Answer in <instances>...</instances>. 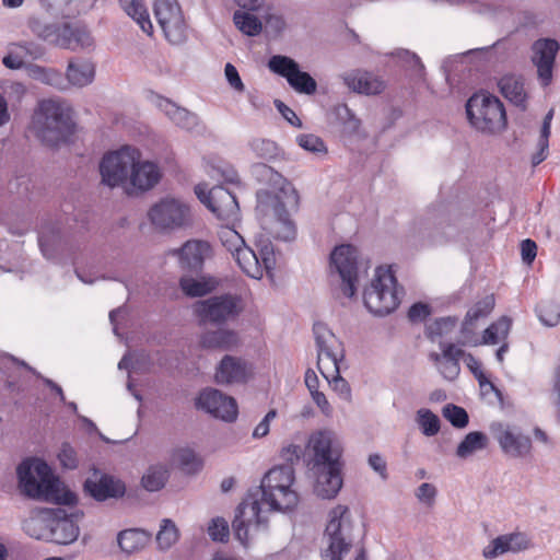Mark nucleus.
Returning <instances> with one entry per match:
<instances>
[{"instance_id": "nucleus-1", "label": "nucleus", "mask_w": 560, "mask_h": 560, "mask_svg": "<svg viewBox=\"0 0 560 560\" xmlns=\"http://www.w3.org/2000/svg\"><path fill=\"white\" fill-rule=\"evenodd\" d=\"M293 482L291 465L276 466L265 474L258 487L247 492L232 522L235 538L241 544H247L250 528H267L269 513L289 511L298 505L299 495L291 489Z\"/></svg>"}, {"instance_id": "nucleus-2", "label": "nucleus", "mask_w": 560, "mask_h": 560, "mask_svg": "<svg viewBox=\"0 0 560 560\" xmlns=\"http://www.w3.org/2000/svg\"><path fill=\"white\" fill-rule=\"evenodd\" d=\"M253 174L261 184L270 187L257 194L261 207L271 210L275 218L272 235L281 241H292L296 236V228L290 219L289 209L296 210L300 197L293 185L280 173L265 163L253 166Z\"/></svg>"}, {"instance_id": "nucleus-3", "label": "nucleus", "mask_w": 560, "mask_h": 560, "mask_svg": "<svg viewBox=\"0 0 560 560\" xmlns=\"http://www.w3.org/2000/svg\"><path fill=\"white\" fill-rule=\"evenodd\" d=\"M21 491L34 499L54 501L58 504L74 505L77 495L70 490L60 489L61 483L50 467L40 459L23 460L16 469Z\"/></svg>"}, {"instance_id": "nucleus-4", "label": "nucleus", "mask_w": 560, "mask_h": 560, "mask_svg": "<svg viewBox=\"0 0 560 560\" xmlns=\"http://www.w3.org/2000/svg\"><path fill=\"white\" fill-rule=\"evenodd\" d=\"M318 351L317 366L322 375L330 383L332 389L346 401L351 400L349 383L339 375V363L345 357L341 341L323 323L313 326Z\"/></svg>"}, {"instance_id": "nucleus-5", "label": "nucleus", "mask_w": 560, "mask_h": 560, "mask_svg": "<svg viewBox=\"0 0 560 560\" xmlns=\"http://www.w3.org/2000/svg\"><path fill=\"white\" fill-rule=\"evenodd\" d=\"M34 125L38 138L51 147L66 141L74 131L70 108L55 100L39 102Z\"/></svg>"}, {"instance_id": "nucleus-6", "label": "nucleus", "mask_w": 560, "mask_h": 560, "mask_svg": "<svg viewBox=\"0 0 560 560\" xmlns=\"http://www.w3.org/2000/svg\"><path fill=\"white\" fill-rule=\"evenodd\" d=\"M402 289L398 288L397 279L390 267H378L374 278L363 292L365 307L375 316H386L400 304Z\"/></svg>"}, {"instance_id": "nucleus-7", "label": "nucleus", "mask_w": 560, "mask_h": 560, "mask_svg": "<svg viewBox=\"0 0 560 560\" xmlns=\"http://www.w3.org/2000/svg\"><path fill=\"white\" fill-rule=\"evenodd\" d=\"M466 114L470 125L478 131L495 135L506 127V113L503 103L494 95L475 93L466 103Z\"/></svg>"}, {"instance_id": "nucleus-8", "label": "nucleus", "mask_w": 560, "mask_h": 560, "mask_svg": "<svg viewBox=\"0 0 560 560\" xmlns=\"http://www.w3.org/2000/svg\"><path fill=\"white\" fill-rule=\"evenodd\" d=\"M235 243V248L229 247L240 268L250 278L260 279L264 271L270 272L276 266L273 245L269 240L256 243L257 249L247 246L242 236L235 231L228 232Z\"/></svg>"}, {"instance_id": "nucleus-9", "label": "nucleus", "mask_w": 560, "mask_h": 560, "mask_svg": "<svg viewBox=\"0 0 560 560\" xmlns=\"http://www.w3.org/2000/svg\"><path fill=\"white\" fill-rule=\"evenodd\" d=\"M353 524L347 505L338 504L328 513L325 537L328 546L324 551V560H341L352 545Z\"/></svg>"}, {"instance_id": "nucleus-10", "label": "nucleus", "mask_w": 560, "mask_h": 560, "mask_svg": "<svg viewBox=\"0 0 560 560\" xmlns=\"http://www.w3.org/2000/svg\"><path fill=\"white\" fill-rule=\"evenodd\" d=\"M140 158V151L130 145L105 154L100 163L102 183L110 188L125 184L129 179L133 162Z\"/></svg>"}, {"instance_id": "nucleus-11", "label": "nucleus", "mask_w": 560, "mask_h": 560, "mask_svg": "<svg viewBox=\"0 0 560 560\" xmlns=\"http://www.w3.org/2000/svg\"><path fill=\"white\" fill-rule=\"evenodd\" d=\"M241 311L240 299L232 294L210 296L198 301L194 306L200 324L221 325L234 320Z\"/></svg>"}, {"instance_id": "nucleus-12", "label": "nucleus", "mask_w": 560, "mask_h": 560, "mask_svg": "<svg viewBox=\"0 0 560 560\" xmlns=\"http://www.w3.org/2000/svg\"><path fill=\"white\" fill-rule=\"evenodd\" d=\"M331 277L338 276L340 290L347 298L354 296L358 283V250L346 244L335 247L330 254Z\"/></svg>"}, {"instance_id": "nucleus-13", "label": "nucleus", "mask_w": 560, "mask_h": 560, "mask_svg": "<svg viewBox=\"0 0 560 560\" xmlns=\"http://www.w3.org/2000/svg\"><path fill=\"white\" fill-rule=\"evenodd\" d=\"M148 217L152 225L161 231L178 230L191 223L190 208L174 198H164L153 205Z\"/></svg>"}, {"instance_id": "nucleus-14", "label": "nucleus", "mask_w": 560, "mask_h": 560, "mask_svg": "<svg viewBox=\"0 0 560 560\" xmlns=\"http://www.w3.org/2000/svg\"><path fill=\"white\" fill-rule=\"evenodd\" d=\"M195 192L198 199L219 219L234 222L238 219L240 207L235 195L222 185L207 190L206 185H197Z\"/></svg>"}, {"instance_id": "nucleus-15", "label": "nucleus", "mask_w": 560, "mask_h": 560, "mask_svg": "<svg viewBox=\"0 0 560 560\" xmlns=\"http://www.w3.org/2000/svg\"><path fill=\"white\" fill-rule=\"evenodd\" d=\"M154 14L167 42L182 44L187 38V24L177 0H155Z\"/></svg>"}, {"instance_id": "nucleus-16", "label": "nucleus", "mask_w": 560, "mask_h": 560, "mask_svg": "<svg viewBox=\"0 0 560 560\" xmlns=\"http://www.w3.org/2000/svg\"><path fill=\"white\" fill-rule=\"evenodd\" d=\"M490 430L504 455L511 458H526L532 454V439L518 425L493 422Z\"/></svg>"}, {"instance_id": "nucleus-17", "label": "nucleus", "mask_w": 560, "mask_h": 560, "mask_svg": "<svg viewBox=\"0 0 560 560\" xmlns=\"http://www.w3.org/2000/svg\"><path fill=\"white\" fill-rule=\"evenodd\" d=\"M269 69L287 79L289 85L301 94L312 95L317 83L307 72L301 71L298 62L290 57L275 55L268 61Z\"/></svg>"}, {"instance_id": "nucleus-18", "label": "nucleus", "mask_w": 560, "mask_h": 560, "mask_svg": "<svg viewBox=\"0 0 560 560\" xmlns=\"http://www.w3.org/2000/svg\"><path fill=\"white\" fill-rule=\"evenodd\" d=\"M310 443L314 452L313 468L342 466V447L331 432H317L312 435Z\"/></svg>"}, {"instance_id": "nucleus-19", "label": "nucleus", "mask_w": 560, "mask_h": 560, "mask_svg": "<svg viewBox=\"0 0 560 560\" xmlns=\"http://www.w3.org/2000/svg\"><path fill=\"white\" fill-rule=\"evenodd\" d=\"M196 405L199 409L226 422L234 421L238 412L235 399L214 388L202 390L197 398Z\"/></svg>"}, {"instance_id": "nucleus-20", "label": "nucleus", "mask_w": 560, "mask_h": 560, "mask_svg": "<svg viewBox=\"0 0 560 560\" xmlns=\"http://www.w3.org/2000/svg\"><path fill=\"white\" fill-rule=\"evenodd\" d=\"M49 518L48 539L55 544L68 545L73 542L79 536V526L73 517L75 514L68 515L62 508L45 510Z\"/></svg>"}, {"instance_id": "nucleus-21", "label": "nucleus", "mask_w": 560, "mask_h": 560, "mask_svg": "<svg viewBox=\"0 0 560 560\" xmlns=\"http://www.w3.org/2000/svg\"><path fill=\"white\" fill-rule=\"evenodd\" d=\"M559 51V44L555 39H538L533 45V63L537 68L538 79L544 86L551 83L552 70L556 56Z\"/></svg>"}, {"instance_id": "nucleus-22", "label": "nucleus", "mask_w": 560, "mask_h": 560, "mask_svg": "<svg viewBox=\"0 0 560 560\" xmlns=\"http://www.w3.org/2000/svg\"><path fill=\"white\" fill-rule=\"evenodd\" d=\"M84 491L95 501L104 502L109 499H120L126 494V485L119 478L102 474L97 478H88L83 485Z\"/></svg>"}, {"instance_id": "nucleus-23", "label": "nucleus", "mask_w": 560, "mask_h": 560, "mask_svg": "<svg viewBox=\"0 0 560 560\" xmlns=\"http://www.w3.org/2000/svg\"><path fill=\"white\" fill-rule=\"evenodd\" d=\"M533 547L532 539L521 532L500 535L492 539L482 550L486 559H495L504 553H517Z\"/></svg>"}, {"instance_id": "nucleus-24", "label": "nucleus", "mask_w": 560, "mask_h": 560, "mask_svg": "<svg viewBox=\"0 0 560 560\" xmlns=\"http://www.w3.org/2000/svg\"><path fill=\"white\" fill-rule=\"evenodd\" d=\"M178 256L182 269L199 272L206 258L211 255L209 243L198 240L187 241L180 248L171 252Z\"/></svg>"}, {"instance_id": "nucleus-25", "label": "nucleus", "mask_w": 560, "mask_h": 560, "mask_svg": "<svg viewBox=\"0 0 560 560\" xmlns=\"http://www.w3.org/2000/svg\"><path fill=\"white\" fill-rule=\"evenodd\" d=\"M57 39L56 47L71 50L91 48L94 44L86 26L78 23H60Z\"/></svg>"}, {"instance_id": "nucleus-26", "label": "nucleus", "mask_w": 560, "mask_h": 560, "mask_svg": "<svg viewBox=\"0 0 560 560\" xmlns=\"http://www.w3.org/2000/svg\"><path fill=\"white\" fill-rule=\"evenodd\" d=\"M249 364L237 357L224 355L217 366L214 378L218 384H240L245 383L249 376Z\"/></svg>"}, {"instance_id": "nucleus-27", "label": "nucleus", "mask_w": 560, "mask_h": 560, "mask_svg": "<svg viewBox=\"0 0 560 560\" xmlns=\"http://www.w3.org/2000/svg\"><path fill=\"white\" fill-rule=\"evenodd\" d=\"M161 176L162 173L158 164L138 159L130 170L129 183L133 190L147 191L160 182Z\"/></svg>"}, {"instance_id": "nucleus-28", "label": "nucleus", "mask_w": 560, "mask_h": 560, "mask_svg": "<svg viewBox=\"0 0 560 560\" xmlns=\"http://www.w3.org/2000/svg\"><path fill=\"white\" fill-rule=\"evenodd\" d=\"M341 468L342 466L314 468L316 472L314 491L317 497L330 500L339 493L343 483Z\"/></svg>"}, {"instance_id": "nucleus-29", "label": "nucleus", "mask_w": 560, "mask_h": 560, "mask_svg": "<svg viewBox=\"0 0 560 560\" xmlns=\"http://www.w3.org/2000/svg\"><path fill=\"white\" fill-rule=\"evenodd\" d=\"M342 80L350 90L360 94L376 95L385 90L384 81L366 71L345 73Z\"/></svg>"}, {"instance_id": "nucleus-30", "label": "nucleus", "mask_w": 560, "mask_h": 560, "mask_svg": "<svg viewBox=\"0 0 560 560\" xmlns=\"http://www.w3.org/2000/svg\"><path fill=\"white\" fill-rule=\"evenodd\" d=\"M495 305V299L493 294H487L482 299L474 303L466 313V316L462 323L460 332L464 338H469L474 335L475 329L480 320L486 319Z\"/></svg>"}, {"instance_id": "nucleus-31", "label": "nucleus", "mask_w": 560, "mask_h": 560, "mask_svg": "<svg viewBox=\"0 0 560 560\" xmlns=\"http://www.w3.org/2000/svg\"><path fill=\"white\" fill-rule=\"evenodd\" d=\"M498 86L502 95L512 104L520 107L522 110L526 109L527 93L524 88V80L522 77L514 74L503 75Z\"/></svg>"}, {"instance_id": "nucleus-32", "label": "nucleus", "mask_w": 560, "mask_h": 560, "mask_svg": "<svg viewBox=\"0 0 560 560\" xmlns=\"http://www.w3.org/2000/svg\"><path fill=\"white\" fill-rule=\"evenodd\" d=\"M199 342L205 349L232 350L240 345V337L231 329L208 330L200 336Z\"/></svg>"}, {"instance_id": "nucleus-33", "label": "nucleus", "mask_w": 560, "mask_h": 560, "mask_svg": "<svg viewBox=\"0 0 560 560\" xmlns=\"http://www.w3.org/2000/svg\"><path fill=\"white\" fill-rule=\"evenodd\" d=\"M158 107L182 129L192 130L198 125V116L196 114L177 106L167 98L160 97Z\"/></svg>"}, {"instance_id": "nucleus-34", "label": "nucleus", "mask_w": 560, "mask_h": 560, "mask_svg": "<svg viewBox=\"0 0 560 560\" xmlns=\"http://www.w3.org/2000/svg\"><path fill=\"white\" fill-rule=\"evenodd\" d=\"M95 67L89 60L70 61L66 71L67 89L69 85L83 88L93 82Z\"/></svg>"}, {"instance_id": "nucleus-35", "label": "nucleus", "mask_w": 560, "mask_h": 560, "mask_svg": "<svg viewBox=\"0 0 560 560\" xmlns=\"http://www.w3.org/2000/svg\"><path fill=\"white\" fill-rule=\"evenodd\" d=\"M26 73L31 79L43 84L52 86L59 91L67 90V80L63 73L57 69L28 63L26 66Z\"/></svg>"}, {"instance_id": "nucleus-36", "label": "nucleus", "mask_w": 560, "mask_h": 560, "mask_svg": "<svg viewBox=\"0 0 560 560\" xmlns=\"http://www.w3.org/2000/svg\"><path fill=\"white\" fill-rule=\"evenodd\" d=\"M465 355V351L454 343L444 346V360L439 369L440 374L447 381H454L460 373L459 361Z\"/></svg>"}, {"instance_id": "nucleus-37", "label": "nucleus", "mask_w": 560, "mask_h": 560, "mask_svg": "<svg viewBox=\"0 0 560 560\" xmlns=\"http://www.w3.org/2000/svg\"><path fill=\"white\" fill-rule=\"evenodd\" d=\"M118 2L124 11L137 22L143 33L149 36L153 34V25L142 0H118Z\"/></svg>"}, {"instance_id": "nucleus-38", "label": "nucleus", "mask_w": 560, "mask_h": 560, "mask_svg": "<svg viewBox=\"0 0 560 560\" xmlns=\"http://www.w3.org/2000/svg\"><path fill=\"white\" fill-rule=\"evenodd\" d=\"M151 535L140 528H130L121 530L118 534L117 541L122 551L133 553L144 548L150 541Z\"/></svg>"}, {"instance_id": "nucleus-39", "label": "nucleus", "mask_w": 560, "mask_h": 560, "mask_svg": "<svg viewBox=\"0 0 560 560\" xmlns=\"http://www.w3.org/2000/svg\"><path fill=\"white\" fill-rule=\"evenodd\" d=\"M38 244L43 255L48 259H55L65 246L59 230L55 228H43L38 235Z\"/></svg>"}, {"instance_id": "nucleus-40", "label": "nucleus", "mask_w": 560, "mask_h": 560, "mask_svg": "<svg viewBox=\"0 0 560 560\" xmlns=\"http://www.w3.org/2000/svg\"><path fill=\"white\" fill-rule=\"evenodd\" d=\"M59 24L60 23H45L37 16H31L26 22V25L33 35L54 46L58 43L57 33Z\"/></svg>"}, {"instance_id": "nucleus-41", "label": "nucleus", "mask_w": 560, "mask_h": 560, "mask_svg": "<svg viewBox=\"0 0 560 560\" xmlns=\"http://www.w3.org/2000/svg\"><path fill=\"white\" fill-rule=\"evenodd\" d=\"M487 445L488 438L485 433L480 431L469 432L457 446L456 455L460 458H466L472 453L486 448Z\"/></svg>"}, {"instance_id": "nucleus-42", "label": "nucleus", "mask_w": 560, "mask_h": 560, "mask_svg": "<svg viewBox=\"0 0 560 560\" xmlns=\"http://www.w3.org/2000/svg\"><path fill=\"white\" fill-rule=\"evenodd\" d=\"M168 479V470L163 465L150 466L141 478L142 487L150 491L161 490Z\"/></svg>"}, {"instance_id": "nucleus-43", "label": "nucleus", "mask_w": 560, "mask_h": 560, "mask_svg": "<svg viewBox=\"0 0 560 560\" xmlns=\"http://www.w3.org/2000/svg\"><path fill=\"white\" fill-rule=\"evenodd\" d=\"M172 462L186 472H195L201 467V460L189 447H179L173 451Z\"/></svg>"}, {"instance_id": "nucleus-44", "label": "nucleus", "mask_w": 560, "mask_h": 560, "mask_svg": "<svg viewBox=\"0 0 560 560\" xmlns=\"http://www.w3.org/2000/svg\"><path fill=\"white\" fill-rule=\"evenodd\" d=\"M512 322L509 317L502 316L495 323H492L482 335V343L495 345L501 339H505L511 329Z\"/></svg>"}, {"instance_id": "nucleus-45", "label": "nucleus", "mask_w": 560, "mask_h": 560, "mask_svg": "<svg viewBox=\"0 0 560 560\" xmlns=\"http://www.w3.org/2000/svg\"><path fill=\"white\" fill-rule=\"evenodd\" d=\"M456 325V317H440L427 326L425 335L431 341H434L436 338H441L451 334L455 329Z\"/></svg>"}, {"instance_id": "nucleus-46", "label": "nucleus", "mask_w": 560, "mask_h": 560, "mask_svg": "<svg viewBox=\"0 0 560 560\" xmlns=\"http://www.w3.org/2000/svg\"><path fill=\"white\" fill-rule=\"evenodd\" d=\"M233 21L236 27L247 36H256L261 32V22L252 13L235 11Z\"/></svg>"}, {"instance_id": "nucleus-47", "label": "nucleus", "mask_w": 560, "mask_h": 560, "mask_svg": "<svg viewBox=\"0 0 560 560\" xmlns=\"http://www.w3.org/2000/svg\"><path fill=\"white\" fill-rule=\"evenodd\" d=\"M179 538V532L175 523L164 518L156 535V542L162 550L170 549Z\"/></svg>"}, {"instance_id": "nucleus-48", "label": "nucleus", "mask_w": 560, "mask_h": 560, "mask_svg": "<svg viewBox=\"0 0 560 560\" xmlns=\"http://www.w3.org/2000/svg\"><path fill=\"white\" fill-rule=\"evenodd\" d=\"M536 312L539 320L548 327H555L560 322V305L553 301H542L537 307Z\"/></svg>"}, {"instance_id": "nucleus-49", "label": "nucleus", "mask_w": 560, "mask_h": 560, "mask_svg": "<svg viewBox=\"0 0 560 560\" xmlns=\"http://www.w3.org/2000/svg\"><path fill=\"white\" fill-rule=\"evenodd\" d=\"M25 533L36 539H48L49 518L43 512V516H34L26 520L23 524Z\"/></svg>"}, {"instance_id": "nucleus-50", "label": "nucleus", "mask_w": 560, "mask_h": 560, "mask_svg": "<svg viewBox=\"0 0 560 560\" xmlns=\"http://www.w3.org/2000/svg\"><path fill=\"white\" fill-rule=\"evenodd\" d=\"M12 45L15 47L16 52L21 55L25 63H28L27 60L40 59L45 55V48L40 44L32 40L12 43Z\"/></svg>"}, {"instance_id": "nucleus-51", "label": "nucleus", "mask_w": 560, "mask_h": 560, "mask_svg": "<svg viewBox=\"0 0 560 560\" xmlns=\"http://www.w3.org/2000/svg\"><path fill=\"white\" fill-rule=\"evenodd\" d=\"M418 423L422 433L427 436H433L440 430L439 417L429 409L418 411Z\"/></svg>"}, {"instance_id": "nucleus-52", "label": "nucleus", "mask_w": 560, "mask_h": 560, "mask_svg": "<svg viewBox=\"0 0 560 560\" xmlns=\"http://www.w3.org/2000/svg\"><path fill=\"white\" fill-rule=\"evenodd\" d=\"M296 142L305 151L324 155L327 153V147L324 141L318 136L313 133H304L298 136Z\"/></svg>"}, {"instance_id": "nucleus-53", "label": "nucleus", "mask_w": 560, "mask_h": 560, "mask_svg": "<svg viewBox=\"0 0 560 560\" xmlns=\"http://www.w3.org/2000/svg\"><path fill=\"white\" fill-rule=\"evenodd\" d=\"M180 288L183 292L188 296H203L210 292L211 288L207 282L196 280L189 277H183L180 279Z\"/></svg>"}, {"instance_id": "nucleus-54", "label": "nucleus", "mask_w": 560, "mask_h": 560, "mask_svg": "<svg viewBox=\"0 0 560 560\" xmlns=\"http://www.w3.org/2000/svg\"><path fill=\"white\" fill-rule=\"evenodd\" d=\"M443 416L456 428H465L468 424V413L459 406L446 405L443 408Z\"/></svg>"}, {"instance_id": "nucleus-55", "label": "nucleus", "mask_w": 560, "mask_h": 560, "mask_svg": "<svg viewBox=\"0 0 560 560\" xmlns=\"http://www.w3.org/2000/svg\"><path fill=\"white\" fill-rule=\"evenodd\" d=\"M229 524L223 517L212 518L208 526V534L214 541H225L229 537Z\"/></svg>"}, {"instance_id": "nucleus-56", "label": "nucleus", "mask_w": 560, "mask_h": 560, "mask_svg": "<svg viewBox=\"0 0 560 560\" xmlns=\"http://www.w3.org/2000/svg\"><path fill=\"white\" fill-rule=\"evenodd\" d=\"M209 174L212 177L219 175L223 178L224 182L230 184H240V177L236 170L233 166L225 163L211 166V171L209 172Z\"/></svg>"}, {"instance_id": "nucleus-57", "label": "nucleus", "mask_w": 560, "mask_h": 560, "mask_svg": "<svg viewBox=\"0 0 560 560\" xmlns=\"http://www.w3.org/2000/svg\"><path fill=\"white\" fill-rule=\"evenodd\" d=\"M252 150L257 156L261 159H268L276 155L277 145L273 141L256 139L250 142Z\"/></svg>"}, {"instance_id": "nucleus-58", "label": "nucleus", "mask_w": 560, "mask_h": 560, "mask_svg": "<svg viewBox=\"0 0 560 560\" xmlns=\"http://www.w3.org/2000/svg\"><path fill=\"white\" fill-rule=\"evenodd\" d=\"M58 459L62 467L67 469H74L78 467V457L74 448L68 444L63 443L59 453H58Z\"/></svg>"}, {"instance_id": "nucleus-59", "label": "nucleus", "mask_w": 560, "mask_h": 560, "mask_svg": "<svg viewBox=\"0 0 560 560\" xmlns=\"http://www.w3.org/2000/svg\"><path fill=\"white\" fill-rule=\"evenodd\" d=\"M438 490L435 486L429 482L421 483L416 490V498L428 506H432L435 502Z\"/></svg>"}, {"instance_id": "nucleus-60", "label": "nucleus", "mask_w": 560, "mask_h": 560, "mask_svg": "<svg viewBox=\"0 0 560 560\" xmlns=\"http://www.w3.org/2000/svg\"><path fill=\"white\" fill-rule=\"evenodd\" d=\"M431 314V307L427 303L418 302L410 306L408 311V319L411 323H421Z\"/></svg>"}, {"instance_id": "nucleus-61", "label": "nucleus", "mask_w": 560, "mask_h": 560, "mask_svg": "<svg viewBox=\"0 0 560 560\" xmlns=\"http://www.w3.org/2000/svg\"><path fill=\"white\" fill-rule=\"evenodd\" d=\"M368 464L383 480L388 479L387 463L378 453L370 454Z\"/></svg>"}, {"instance_id": "nucleus-62", "label": "nucleus", "mask_w": 560, "mask_h": 560, "mask_svg": "<svg viewBox=\"0 0 560 560\" xmlns=\"http://www.w3.org/2000/svg\"><path fill=\"white\" fill-rule=\"evenodd\" d=\"M3 65L12 70H19L22 68L26 69V66L28 63H25V61L22 59L21 55L16 52L15 47L12 45V43L9 46L8 54L2 59Z\"/></svg>"}, {"instance_id": "nucleus-63", "label": "nucleus", "mask_w": 560, "mask_h": 560, "mask_svg": "<svg viewBox=\"0 0 560 560\" xmlns=\"http://www.w3.org/2000/svg\"><path fill=\"white\" fill-rule=\"evenodd\" d=\"M478 384L480 387L481 395L483 397H489V396L493 395L500 405L503 404V395H502L501 390L492 382H490L486 377V375L483 376V378H480L478 381Z\"/></svg>"}, {"instance_id": "nucleus-64", "label": "nucleus", "mask_w": 560, "mask_h": 560, "mask_svg": "<svg viewBox=\"0 0 560 560\" xmlns=\"http://www.w3.org/2000/svg\"><path fill=\"white\" fill-rule=\"evenodd\" d=\"M275 106L278 109V112L282 115V117L292 126L294 127H302L301 119L296 116L293 109H291L289 106H287L282 101L276 100Z\"/></svg>"}]
</instances>
